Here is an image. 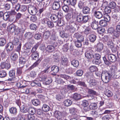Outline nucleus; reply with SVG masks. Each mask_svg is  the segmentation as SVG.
<instances>
[{
  "mask_svg": "<svg viewBox=\"0 0 120 120\" xmlns=\"http://www.w3.org/2000/svg\"><path fill=\"white\" fill-rule=\"evenodd\" d=\"M91 3L92 4L94 5L96 7L98 6V0H91Z\"/></svg>",
  "mask_w": 120,
  "mask_h": 120,
  "instance_id": "61",
  "label": "nucleus"
},
{
  "mask_svg": "<svg viewBox=\"0 0 120 120\" xmlns=\"http://www.w3.org/2000/svg\"><path fill=\"white\" fill-rule=\"evenodd\" d=\"M83 16L82 14L80 13L78 14L76 17V21L78 22L82 23Z\"/></svg>",
  "mask_w": 120,
  "mask_h": 120,
  "instance_id": "15",
  "label": "nucleus"
},
{
  "mask_svg": "<svg viewBox=\"0 0 120 120\" xmlns=\"http://www.w3.org/2000/svg\"><path fill=\"white\" fill-rule=\"evenodd\" d=\"M0 67L2 69H5L8 70L11 68V65L7 60L6 61H2L1 63Z\"/></svg>",
  "mask_w": 120,
  "mask_h": 120,
  "instance_id": "3",
  "label": "nucleus"
},
{
  "mask_svg": "<svg viewBox=\"0 0 120 120\" xmlns=\"http://www.w3.org/2000/svg\"><path fill=\"white\" fill-rule=\"evenodd\" d=\"M6 41L5 38L0 37V46H3L6 44Z\"/></svg>",
  "mask_w": 120,
  "mask_h": 120,
  "instance_id": "26",
  "label": "nucleus"
},
{
  "mask_svg": "<svg viewBox=\"0 0 120 120\" xmlns=\"http://www.w3.org/2000/svg\"><path fill=\"white\" fill-rule=\"evenodd\" d=\"M95 8H94L92 10L93 12L95 17L98 19L101 18L103 16L102 12L96 11L95 10Z\"/></svg>",
  "mask_w": 120,
  "mask_h": 120,
  "instance_id": "5",
  "label": "nucleus"
},
{
  "mask_svg": "<svg viewBox=\"0 0 120 120\" xmlns=\"http://www.w3.org/2000/svg\"><path fill=\"white\" fill-rule=\"evenodd\" d=\"M90 11V8L87 7H84L83 8L82 12L84 14H88L89 13Z\"/></svg>",
  "mask_w": 120,
  "mask_h": 120,
  "instance_id": "28",
  "label": "nucleus"
},
{
  "mask_svg": "<svg viewBox=\"0 0 120 120\" xmlns=\"http://www.w3.org/2000/svg\"><path fill=\"white\" fill-rule=\"evenodd\" d=\"M71 64L74 67L76 68L78 67L79 64L78 61L75 60H73L71 61Z\"/></svg>",
  "mask_w": 120,
  "mask_h": 120,
  "instance_id": "25",
  "label": "nucleus"
},
{
  "mask_svg": "<svg viewBox=\"0 0 120 120\" xmlns=\"http://www.w3.org/2000/svg\"><path fill=\"white\" fill-rule=\"evenodd\" d=\"M104 46L102 43L100 42L98 43L97 45V50L100 52L103 49Z\"/></svg>",
  "mask_w": 120,
  "mask_h": 120,
  "instance_id": "18",
  "label": "nucleus"
},
{
  "mask_svg": "<svg viewBox=\"0 0 120 120\" xmlns=\"http://www.w3.org/2000/svg\"><path fill=\"white\" fill-rule=\"evenodd\" d=\"M18 118L19 120H25L26 118L24 117L22 113H19L18 115Z\"/></svg>",
  "mask_w": 120,
  "mask_h": 120,
  "instance_id": "48",
  "label": "nucleus"
},
{
  "mask_svg": "<svg viewBox=\"0 0 120 120\" xmlns=\"http://www.w3.org/2000/svg\"><path fill=\"white\" fill-rule=\"evenodd\" d=\"M0 55L2 58V61H6L7 60V54L5 51H3L0 53Z\"/></svg>",
  "mask_w": 120,
  "mask_h": 120,
  "instance_id": "14",
  "label": "nucleus"
},
{
  "mask_svg": "<svg viewBox=\"0 0 120 120\" xmlns=\"http://www.w3.org/2000/svg\"><path fill=\"white\" fill-rule=\"evenodd\" d=\"M47 24L50 28H52L54 26V24L53 22L50 20H49V21H48Z\"/></svg>",
  "mask_w": 120,
  "mask_h": 120,
  "instance_id": "64",
  "label": "nucleus"
},
{
  "mask_svg": "<svg viewBox=\"0 0 120 120\" xmlns=\"http://www.w3.org/2000/svg\"><path fill=\"white\" fill-rule=\"evenodd\" d=\"M42 109L43 111L46 112L49 111L50 108L49 106L46 104H43L42 107Z\"/></svg>",
  "mask_w": 120,
  "mask_h": 120,
  "instance_id": "19",
  "label": "nucleus"
},
{
  "mask_svg": "<svg viewBox=\"0 0 120 120\" xmlns=\"http://www.w3.org/2000/svg\"><path fill=\"white\" fill-rule=\"evenodd\" d=\"M10 16V15L8 12H5L4 14L3 18L4 20L7 21L9 19Z\"/></svg>",
  "mask_w": 120,
  "mask_h": 120,
  "instance_id": "33",
  "label": "nucleus"
},
{
  "mask_svg": "<svg viewBox=\"0 0 120 120\" xmlns=\"http://www.w3.org/2000/svg\"><path fill=\"white\" fill-rule=\"evenodd\" d=\"M7 75L6 72L4 71H0V77L3 78L5 77Z\"/></svg>",
  "mask_w": 120,
  "mask_h": 120,
  "instance_id": "44",
  "label": "nucleus"
},
{
  "mask_svg": "<svg viewBox=\"0 0 120 120\" xmlns=\"http://www.w3.org/2000/svg\"><path fill=\"white\" fill-rule=\"evenodd\" d=\"M30 56L27 55L26 56L25 59L23 57H21L19 59V63L20 65H23L24 64L26 61V60L29 61Z\"/></svg>",
  "mask_w": 120,
  "mask_h": 120,
  "instance_id": "12",
  "label": "nucleus"
},
{
  "mask_svg": "<svg viewBox=\"0 0 120 120\" xmlns=\"http://www.w3.org/2000/svg\"><path fill=\"white\" fill-rule=\"evenodd\" d=\"M30 10L32 15H35L38 12L37 9L36 7V5L31 3L30 4Z\"/></svg>",
  "mask_w": 120,
  "mask_h": 120,
  "instance_id": "8",
  "label": "nucleus"
},
{
  "mask_svg": "<svg viewBox=\"0 0 120 120\" xmlns=\"http://www.w3.org/2000/svg\"><path fill=\"white\" fill-rule=\"evenodd\" d=\"M15 86L18 89H22L26 86H23L22 85V83L21 82H18L15 84Z\"/></svg>",
  "mask_w": 120,
  "mask_h": 120,
  "instance_id": "37",
  "label": "nucleus"
},
{
  "mask_svg": "<svg viewBox=\"0 0 120 120\" xmlns=\"http://www.w3.org/2000/svg\"><path fill=\"white\" fill-rule=\"evenodd\" d=\"M68 63V59L66 58L63 57L62 58L61 63L62 64L65 65H66Z\"/></svg>",
  "mask_w": 120,
  "mask_h": 120,
  "instance_id": "34",
  "label": "nucleus"
},
{
  "mask_svg": "<svg viewBox=\"0 0 120 120\" xmlns=\"http://www.w3.org/2000/svg\"><path fill=\"white\" fill-rule=\"evenodd\" d=\"M30 107L29 106H28L27 105L22 106L20 109L21 112L23 113L28 112V114L26 115V120H30V118L29 117L30 115Z\"/></svg>",
  "mask_w": 120,
  "mask_h": 120,
  "instance_id": "2",
  "label": "nucleus"
},
{
  "mask_svg": "<svg viewBox=\"0 0 120 120\" xmlns=\"http://www.w3.org/2000/svg\"><path fill=\"white\" fill-rule=\"evenodd\" d=\"M108 6L111 8L114 9L116 6V3L113 2H111L109 4Z\"/></svg>",
  "mask_w": 120,
  "mask_h": 120,
  "instance_id": "38",
  "label": "nucleus"
},
{
  "mask_svg": "<svg viewBox=\"0 0 120 120\" xmlns=\"http://www.w3.org/2000/svg\"><path fill=\"white\" fill-rule=\"evenodd\" d=\"M31 56L32 60H36L38 57V54L37 52H34L32 53Z\"/></svg>",
  "mask_w": 120,
  "mask_h": 120,
  "instance_id": "29",
  "label": "nucleus"
},
{
  "mask_svg": "<svg viewBox=\"0 0 120 120\" xmlns=\"http://www.w3.org/2000/svg\"><path fill=\"white\" fill-rule=\"evenodd\" d=\"M62 9L65 12H68L69 11V8L68 6L64 5L62 7Z\"/></svg>",
  "mask_w": 120,
  "mask_h": 120,
  "instance_id": "57",
  "label": "nucleus"
},
{
  "mask_svg": "<svg viewBox=\"0 0 120 120\" xmlns=\"http://www.w3.org/2000/svg\"><path fill=\"white\" fill-rule=\"evenodd\" d=\"M105 11L106 14L109 13L111 11V8L108 6L105 8Z\"/></svg>",
  "mask_w": 120,
  "mask_h": 120,
  "instance_id": "54",
  "label": "nucleus"
},
{
  "mask_svg": "<svg viewBox=\"0 0 120 120\" xmlns=\"http://www.w3.org/2000/svg\"><path fill=\"white\" fill-rule=\"evenodd\" d=\"M10 112L14 115L16 114L17 113V109L15 107H12L9 109Z\"/></svg>",
  "mask_w": 120,
  "mask_h": 120,
  "instance_id": "20",
  "label": "nucleus"
},
{
  "mask_svg": "<svg viewBox=\"0 0 120 120\" xmlns=\"http://www.w3.org/2000/svg\"><path fill=\"white\" fill-rule=\"evenodd\" d=\"M81 42L77 40L75 42V45L78 47H81L82 46Z\"/></svg>",
  "mask_w": 120,
  "mask_h": 120,
  "instance_id": "52",
  "label": "nucleus"
},
{
  "mask_svg": "<svg viewBox=\"0 0 120 120\" xmlns=\"http://www.w3.org/2000/svg\"><path fill=\"white\" fill-rule=\"evenodd\" d=\"M60 35L61 37L63 38L64 37L67 38L68 36V35L65 33L64 31L60 32Z\"/></svg>",
  "mask_w": 120,
  "mask_h": 120,
  "instance_id": "41",
  "label": "nucleus"
},
{
  "mask_svg": "<svg viewBox=\"0 0 120 120\" xmlns=\"http://www.w3.org/2000/svg\"><path fill=\"white\" fill-rule=\"evenodd\" d=\"M59 76L60 77L62 78H64L67 80H71L72 79L71 77L70 76L65 74H60L59 75Z\"/></svg>",
  "mask_w": 120,
  "mask_h": 120,
  "instance_id": "22",
  "label": "nucleus"
},
{
  "mask_svg": "<svg viewBox=\"0 0 120 120\" xmlns=\"http://www.w3.org/2000/svg\"><path fill=\"white\" fill-rule=\"evenodd\" d=\"M18 29V27L12 24L7 27V30L9 32L13 33L15 31L17 32Z\"/></svg>",
  "mask_w": 120,
  "mask_h": 120,
  "instance_id": "6",
  "label": "nucleus"
},
{
  "mask_svg": "<svg viewBox=\"0 0 120 120\" xmlns=\"http://www.w3.org/2000/svg\"><path fill=\"white\" fill-rule=\"evenodd\" d=\"M108 59L110 62H114L117 60V58L115 55L112 54H110L107 55Z\"/></svg>",
  "mask_w": 120,
  "mask_h": 120,
  "instance_id": "9",
  "label": "nucleus"
},
{
  "mask_svg": "<svg viewBox=\"0 0 120 120\" xmlns=\"http://www.w3.org/2000/svg\"><path fill=\"white\" fill-rule=\"evenodd\" d=\"M89 84L90 85L91 87L93 86L98 85L99 83L96 80L93 79H89L87 80Z\"/></svg>",
  "mask_w": 120,
  "mask_h": 120,
  "instance_id": "11",
  "label": "nucleus"
},
{
  "mask_svg": "<svg viewBox=\"0 0 120 120\" xmlns=\"http://www.w3.org/2000/svg\"><path fill=\"white\" fill-rule=\"evenodd\" d=\"M17 54L15 53H13L11 55V59L14 61H15L18 58Z\"/></svg>",
  "mask_w": 120,
  "mask_h": 120,
  "instance_id": "30",
  "label": "nucleus"
},
{
  "mask_svg": "<svg viewBox=\"0 0 120 120\" xmlns=\"http://www.w3.org/2000/svg\"><path fill=\"white\" fill-rule=\"evenodd\" d=\"M41 61L40 60H38L37 61L35 62L30 67V69H32L38 65Z\"/></svg>",
  "mask_w": 120,
  "mask_h": 120,
  "instance_id": "47",
  "label": "nucleus"
},
{
  "mask_svg": "<svg viewBox=\"0 0 120 120\" xmlns=\"http://www.w3.org/2000/svg\"><path fill=\"white\" fill-rule=\"evenodd\" d=\"M13 48V45L11 42L8 43L5 46V49H6L8 54L12 50Z\"/></svg>",
  "mask_w": 120,
  "mask_h": 120,
  "instance_id": "7",
  "label": "nucleus"
},
{
  "mask_svg": "<svg viewBox=\"0 0 120 120\" xmlns=\"http://www.w3.org/2000/svg\"><path fill=\"white\" fill-rule=\"evenodd\" d=\"M89 70L92 72L97 71L98 70V68L95 66H91Z\"/></svg>",
  "mask_w": 120,
  "mask_h": 120,
  "instance_id": "46",
  "label": "nucleus"
},
{
  "mask_svg": "<svg viewBox=\"0 0 120 120\" xmlns=\"http://www.w3.org/2000/svg\"><path fill=\"white\" fill-rule=\"evenodd\" d=\"M100 24L102 26H105L107 25V22L105 20H101L100 22Z\"/></svg>",
  "mask_w": 120,
  "mask_h": 120,
  "instance_id": "42",
  "label": "nucleus"
},
{
  "mask_svg": "<svg viewBox=\"0 0 120 120\" xmlns=\"http://www.w3.org/2000/svg\"><path fill=\"white\" fill-rule=\"evenodd\" d=\"M109 48H112L113 46L114 45V44L112 42L111 40H109L108 42L106 43Z\"/></svg>",
  "mask_w": 120,
  "mask_h": 120,
  "instance_id": "45",
  "label": "nucleus"
},
{
  "mask_svg": "<svg viewBox=\"0 0 120 120\" xmlns=\"http://www.w3.org/2000/svg\"><path fill=\"white\" fill-rule=\"evenodd\" d=\"M32 102L33 104L35 106H37L40 104L39 101L36 99L32 100Z\"/></svg>",
  "mask_w": 120,
  "mask_h": 120,
  "instance_id": "40",
  "label": "nucleus"
},
{
  "mask_svg": "<svg viewBox=\"0 0 120 120\" xmlns=\"http://www.w3.org/2000/svg\"><path fill=\"white\" fill-rule=\"evenodd\" d=\"M97 30L98 32L100 34L103 33H104L105 31L104 29L101 27H98Z\"/></svg>",
  "mask_w": 120,
  "mask_h": 120,
  "instance_id": "58",
  "label": "nucleus"
},
{
  "mask_svg": "<svg viewBox=\"0 0 120 120\" xmlns=\"http://www.w3.org/2000/svg\"><path fill=\"white\" fill-rule=\"evenodd\" d=\"M88 17L87 16H83V21L82 22V23H85L88 20Z\"/></svg>",
  "mask_w": 120,
  "mask_h": 120,
  "instance_id": "59",
  "label": "nucleus"
},
{
  "mask_svg": "<svg viewBox=\"0 0 120 120\" xmlns=\"http://www.w3.org/2000/svg\"><path fill=\"white\" fill-rule=\"evenodd\" d=\"M13 45H17L18 44L20 43H19V39L18 38H15L12 41V43Z\"/></svg>",
  "mask_w": 120,
  "mask_h": 120,
  "instance_id": "36",
  "label": "nucleus"
},
{
  "mask_svg": "<svg viewBox=\"0 0 120 120\" xmlns=\"http://www.w3.org/2000/svg\"><path fill=\"white\" fill-rule=\"evenodd\" d=\"M15 75V71L13 70H10L9 72V75L10 77H13Z\"/></svg>",
  "mask_w": 120,
  "mask_h": 120,
  "instance_id": "50",
  "label": "nucleus"
},
{
  "mask_svg": "<svg viewBox=\"0 0 120 120\" xmlns=\"http://www.w3.org/2000/svg\"><path fill=\"white\" fill-rule=\"evenodd\" d=\"M96 38V36L93 34H91L89 36V38L90 41L92 42H93L95 41Z\"/></svg>",
  "mask_w": 120,
  "mask_h": 120,
  "instance_id": "24",
  "label": "nucleus"
},
{
  "mask_svg": "<svg viewBox=\"0 0 120 120\" xmlns=\"http://www.w3.org/2000/svg\"><path fill=\"white\" fill-rule=\"evenodd\" d=\"M61 5L58 3L54 2L52 6V8L53 10H57L59 8Z\"/></svg>",
  "mask_w": 120,
  "mask_h": 120,
  "instance_id": "17",
  "label": "nucleus"
},
{
  "mask_svg": "<svg viewBox=\"0 0 120 120\" xmlns=\"http://www.w3.org/2000/svg\"><path fill=\"white\" fill-rule=\"evenodd\" d=\"M111 116L110 115H107L103 116L102 118V120H109L110 119Z\"/></svg>",
  "mask_w": 120,
  "mask_h": 120,
  "instance_id": "43",
  "label": "nucleus"
},
{
  "mask_svg": "<svg viewBox=\"0 0 120 120\" xmlns=\"http://www.w3.org/2000/svg\"><path fill=\"white\" fill-rule=\"evenodd\" d=\"M68 49V47L67 44H65L64 45L63 48V50L64 52H66Z\"/></svg>",
  "mask_w": 120,
  "mask_h": 120,
  "instance_id": "62",
  "label": "nucleus"
},
{
  "mask_svg": "<svg viewBox=\"0 0 120 120\" xmlns=\"http://www.w3.org/2000/svg\"><path fill=\"white\" fill-rule=\"evenodd\" d=\"M50 33L49 31H46L43 34V38L45 40L47 39L50 37Z\"/></svg>",
  "mask_w": 120,
  "mask_h": 120,
  "instance_id": "23",
  "label": "nucleus"
},
{
  "mask_svg": "<svg viewBox=\"0 0 120 120\" xmlns=\"http://www.w3.org/2000/svg\"><path fill=\"white\" fill-rule=\"evenodd\" d=\"M90 114L95 117H97L98 116V112L95 110H93L90 112Z\"/></svg>",
  "mask_w": 120,
  "mask_h": 120,
  "instance_id": "39",
  "label": "nucleus"
},
{
  "mask_svg": "<svg viewBox=\"0 0 120 120\" xmlns=\"http://www.w3.org/2000/svg\"><path fill=\"white\" fill-rule=\"evenodd\" d=\"M83 73V71L81 70H77L76 72V75L78 76H81L82 75Z\"/></svg>",
  "mask_w": 120,
  "mask_h": 120,
  "instance_id": "51",
  "label": "nucleus"
},
{
  "mask_svg": "<svg viewBox=\"0 0 120 120\" xmlns=\"http://www.w3.org/2000/svg\"><path fill=\"white\" fill-rule=\"evenodd\" d=\"M50 17L51 19L54 22H56L59 20V18L57 15L55 14L51 15Z\"/></svg>",
  "mask_w": 120,
  "mask_h": 120,
  "instance_id": "16",
  "label": "nucleus"
},
{
  "mask_svg": "<svg viewBox=\"0 0 120 120\" xmlns=\"http://www.w3.org/2000/svg\"><path fill=\"white\" fill-rule=\"evenodd\" d=\"M27 9L26 6L24 5H21L20 4H17L15 5V9L17 11H19L23 12L25 11Z\"/></svg>",
  "mask_w": 120,
  "mask_h": 120,
  "instance_id": "4",
  "label": "nucleus"
},
{
  "mask_svg": "<svg viewBox=\"0 0 120 120\" xmlns=\"http://www.w3.org/2000/svg\"><path fill=\"white\" fill-rule=\"evenodd\" d=\"M24 48L25 49H28L29 50L30 49V43H26L24 46Z\"/></svg>",
  "mask_w": 120,
  "mask_h": 120,
  "instance_id": "60",
  "label": "nucleus"
},
{
  "mask_svg": "<svg viewBox=\"0 0 120 120\" xmlns=\"http://www.w3.org/2000/svg\"><path fill=\"white\" fill-rule=\"evenodd\" d=\"M67 29L71 33H73L75 31V29L74 27L72 25L68 26L67 27Z\"/></svg>",
  "mask_w": 120,
  "mask_h": 120,
  "instance_id": "21",
  "label": "nucleus"
},
{
  "mask_svg": "<svg viewBox=\"0 0 120 120\" xmlns=\"http://www.w3.org/2000/svg\"><path fill=\"white\" fill-rule=\"evenodd\" d=\"M85 57L87 59H91L94 57V55L92 52L91 50L87 51L85 53Z\"/></svg>",
  "mask_w": 120,
  "mask_h": 120,
  "instance_id": "10",
  "label": "nucleus"
},
{
  "mask_svg": "<svg viewBox=\"0 0 120 120\" xmlns=\"http://www.w3.org/2000/svg\"><path fill=\"white\" fill-rule=\"evenodd\" d=\"M91 26L93 29L95 30L97 29L98 27L97 24L94 22L92 23Z\"/></svg>",
  "mask_w": 120,
  "mask_h": 120,
  "instance_id": "49",
  "label": "nucleus"
},
{
  "mask_svg": "<svg viewBox=\"0 0 120 120\" xmlns=\"http://www.w3.org/2000/svg\"><path fill=\"white\" fill-rule=\"evenodd\" d=\"M105 94L108 97H110L112 96V93L110 91H106L105 93Z\"/></svg>",
  "mask_w": 120,
  "mask_h": 120,
  "instance_id": "53",
  "label": "nucleus"
},
{
  "mask_svg": "<svg viewBox=\"0 0 120 120\" xmlns=\"http://www.w3.org/2000/svg\"><path fill=\"white\" fill-rule=\"evenodd\" d=\"M113 70H111L109 72L106 71H102L101 76V78L102 81L105 83H108L113 78L114 79L118 78L120 76V71H118L115 74Z\"/></svg>",
  "mask_w": 120,
  "mask_h": 120,
  "instance_id": "1",
  "label": "nucleus"
},
{
  "mask_svg": "<svg viewBox=\"0 0 120 120\" xmlns=\"http://www.w3.org/2000/svg\"><path fill=\"white\" fill-rule=\"evenodd\" d=\"M55 47L52 45L48 46L46 48L47 50L51 52L54 51L55 50Z\"/></svg>",
  "mask_w": 120,
  "mask_h": 120,
  "instance_id": "35",
  "label": "nucleus"
},
{
  "mask_svg": "<svg viewBox=\"0 0 120 120\" xmlns=\"http://www.w3.org/2000/svg\"><path fill=\"white\" fill-rule=\"evenodd\" d=\"M73 98L76 100H78L81 98L80 95L79 94L76 93H75L73 95Z\"/></svg>",
  "mask_w": 120,
  "mask_h": 120,
  "instance_id": "27",
  "label": "nucleus"
},
{
  "mask_svg": "<svg viewBox=\"0 0 120 120\" xmlns=\"http://www.w3.org/2000/svg\"><path fill=\"white\" fill-rule=\"evenodd\" d=\"M72 103V101L70 100L67 99L65 100L64 102V105L66 106H70Z\"/></svg>",
  "mask_w": 120,
  "mask_h": 120,
  "instance_id": "32",
  "label": "nucleus"
},
{
  "mask_svg": "<svg viewBox=\"0 0 120 120\" xmlns=\"http://www.w3.org/2000/svg\"><path fill=\"white\" fill-rule=\"evenodd\" d=\"M51 71L52 72L54 73L53 74L52 73V75H56V74L59 71V69L58 67L54 65L51 68Z\"/></svg>",
  "mask_w": 120,
  "mask_h": 120,
  "instance_id": "13",
  "label": "nucleus"
},
{
  "mask_svg": "<svg viewBox=\"0 0 120 120\" xmlns=\"http://www.w3.org/2000/svg\"><path fill=\"white\" fill-rule=\"evenodd\" d=\"M88 92L90 94L93 95H95L96 94V91L91 89H88Z\"/></svg>",
  "mask_w": 120,
  "mask_h": 120,
  "instance_id": "56",
  "label": "nucleus"
},
{
  "mask_svg": "<svg viewBox=\"0 0 120 120\" xmlns=\"http://www.w3.org/2000/svg\"><path fill=\"white\" fill-rule=\"evenodd\" d=\"M46 79V76L44 75H42L39 78V80L41 81H45Z\"/></svg>",
  "mask_w": 120,
  "mask_h": 120,
  "instance_id": "55",
  "label": "nucleus"
},
{
  "mask_svg": "<svg viewBox=\"0 0 120 120\" xmlns=\"http://www.w3.org/2000/svg\"><path fill=\"white\" fill-rule=\"evenodd\" d=\"M89 106L91 110L96 109L98 107L97 104L95 103H91L90 105Z\"/></svg>",
  "mask_w": 120,
  "mask_h": 120,
  "instance_id": "31",
  "label": "nucleus"
},
{
  "mask_svg": "<svg viewBox=\"0 0 120 120\" xmlns=\"http://www.w3.org/2000/svg\"><path fill=\"white\" fill-rule=\"evenodd\" d=\"M22 73V69L21 68H18L17 69L16 73L19 76L21 75Z\"/></svg>",
  "mask_w": 120,
  "mask_h": 120,
  "instance_id": "63",
  "label": "nucleus"
}]
</instances>
